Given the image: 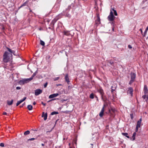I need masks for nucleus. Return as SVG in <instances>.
I'll use <instances>...</instances> for the list:
<instances>
[{"label": "nucleus", "mask_w": 148, "mask_h": 148, "mask_svg": "<svg viewBox=\"0 0 148 148\" xmlns=\"http://www.w3.org/2000/svg\"><path fill=\"white\" fill-rule=\"evenodd\" d=\"M110 10H111L112 12H114V15L116 16L117 15V13L116 11V10H115L114 8H111L110 9Z\"/></svg>", "instance_id": "nucleus-17"}, {"label": "nucleus", "mask_w": 148, "mask_h": 148, "mask_svg": "<svg viewBox=\"0 0 148 148\" xmlns=\"http://www.w3.org/2000/svg\"><path fill=\"white\" fill-rule=\"evenodd\" d=\"M128 48L130 49H132V46H131V45H128Z\"/></svg>", "instance_id": "nucleus-49"}, {"label": "nucleus", "mask_w": 148, "mask_h": 148, "mask_svg": "<svg viewBox=\"0 0 148 148\" xmlns=\"http://www.w3.org/2000/svg\"><path fill=\"white\" fill-rule=\"evenodd\" d=\"M59 95V94L58 93H54L50 95L49 97V99L53 98Z\"/></svg>", "instance_id": "nucleus-9"}, {"label": "nucleus", "mask_w": 148, "mask_h": 148, "mask_svg": "<svg viewBox=\"0 0 148 148\" xmlns=\"http://www.w3.org/2000/svg\"><path fill=\"white\" fill-rule=\"evenodd\" d=\"M58 112L54 111L52 112L51 113V115H53L54 114H58Z\"/></svg>", "instance_id": "nucleus-31"}, {"label": "nucleus", "mask_w": 148, "mask_h": 148, "mask_svg": "<svg viewBox=\"0 0 148 148\" xmlns=\"http://www.w3.org/2000/svg\"><path fill=\"white\" fill-rule=\"evenodd\" d=\"M36 139H37V138H30V139H28V141L33 140H34Z\"/></svg>", "instance_id": "nucleus-35"}, {"label": "nucleus", "mask_w": 148, "mask_h": 148, "mask_svg": "<svg viewBox=\"0 0 148 148\" xmlns=\"http://www.w3.org/2000/svg\"><path fill=\"white\" fill-rule=\"evenodd\" d=\"M65 80L66 82H67L68 84H69L70 81L69 80V78L68 77V74H66L65 76Z\"/></svg>", "instance_id": "nucleus-12"}, {"label": "nucleus", "mask_w": 148, "mask_h": 148, "mask_svg": "<svg viewBox=\"0 0 148 148\" xmlns=\"http://www.w3.org/2000/svg\"><path fill=\"white\" fill-rule=\"evenodd\" d=\"M45 112H42V116H41L42 117H44V115H45Z\"/></svg>", "instance_id": "nucleus-45"}, {"label": "nucleus", "mask_w": 148, "mask_h": 148, "mask_svg": "<svg viewBox=\"0 0 148 148\" xmlns=\"http://www.w3.org/2000/svg\"><path fill=\"white\" fill-rule=\"evenodd\" d=\"M112 29L113 31H114V27L112 28Z\"/></svg>", "instance_id": "nucleus-64"}, {"label": "nucleus", "mask_w": 148, "mask_h": 148, "mask_svg": "<svg viewBox=\"0 0 148 148\" xmlns=\"http://www.w3.org/2000/svg\"><path fill=\"white\" fill-rule=\"evenodd\" d=\"M140 32H141V33L142 34L143 33V31H142V29H140Z\"/></svg>", "instance_id": "nucleus-53"}, {"label": "nucleus", "mask_w": 148, "mask_h": 148, "mask_svg": "<svg viewBox=\"0 0 148 148\" xmlns=\"http://www.w3.org/2000/svg\"><path fill=\"white\" fill-rule=\"evenodd\" d=\"M108 62L109 63L110 65H113L114 64V62L112 60H110Z\"/></svg>", "instance_id": "nucleus-33"}, {"label": "nucleus", "mask_w": 148, "mask_h": 148, "mask_svg": "<svg viewBox=\"0 0 148 148\" xmlns=\"http://www.w3.org/2000/svg\"><path fill=\"white\" fill-rule=\"evenodd\" d=\"M29 9L30 10V12H32V10H31L30 8H29Z\"/></svg>", "instance_id": "nucleus-62"}, {"label": "nucleus", "mask_w": 148, "mask_h": 148, "mask_svg": "<svg viewBox=\"0 0 148 148\" xmlns=\"http://www.w3.org/2000/svg\"><path fill=\"white\" fill-rule=\"evenodd\" d=\"M133 89L132 87H130L128 88V90L127 91V93L131 95L132 96L133 95Z\"/></svg>", "instance_id": "nucleus-8"}, {"label": "nucleus", "mask_w": 148, "mask_h": 148, "mask_svg": "<svg viewBox=\"0 0 148 148\" xmlns=\"http://www.w3.org/2000/svg\"><path fill=\"white\" fill-rule=\"evenodd\" d=\"M21 89V88L20 87L17 86L16 87V89L17 90H20Z\"/></svg>", "instance_id": "nucleus-50"}, {"label": "nucleus", "mask_w": 148, "mask_h": 148, "mask_svg": "<svg viewBox=\"0 0 148 148\" xmlns=\"http://www.w3.org/2000/svg\"><path fill=\"white\" fill-rule=\"evenodd\" d=\"M130 117H131V119H133L134 118L133 114L132 113L130 114Z\"/></svg>", "instance_id": "nucleus-38"}, {"label": "nucleus", "mask_w": 148, "mask_h": 148, "mask_svg": "<svg viewBox=\"0 0 148 148\" xmlns=\"http://www.w3.org/2000/svg\"><path fill=\"white\" fill-rule=\"evenodd\" d=\"M3 115H6L7 114V113L6 112H3Z\"/></svg>", "instance_id": "nucleus-52"}, {"label": "nucleus", "mask_w": 148, "mask_h": 148, "mask_svg": "<svg viewBox=\"0 0 148 148\" xmlns=\"http://www.w3.org/2000/svg\"><path fill=\"white\" fill-rule=\"evenodd\" d=\"M27 3V2H25V3H24L22 5H23V6H25L26 5Z\"/></svg>", "instance_id": "nucleus-44"}, {"label": "nucleus", "mask_w": 148, "mask_h": 148, "mask_svg": "<svg viewBox=\"0 0 148 148\" xmlns=\"http://www.w3.org/2000/svg\"><path fill=\"white\" fill-rule=\"evenodd\" d=\"M13 101V99H12L11 101H8L7 102V104L8 105H9V106L11 105L12 104Z\"/></svg>", "instance_id": "nucleus-23"}, {"label": "nucleus", "mask_w": 148, "mask_h": 148, "mask_svg": "<svg viewBox=\"0 0 148 148\" xmlns=\"http://www.w3.org/2000/svg\"><path fill=\"white\" fill-rule=\"evenodd\" d=\"M30 134V132L29 131V130H27L26 131H25L24 133V135H28L29 134Z\"/></svg>", "instance_id": "nucleus-28"}, {"label": "nucleus", "mask_w": 148, "mask_h": 148, "mask_svg": "<svg viewBox=\"0 0 148 148\" xmlns=\"http://www.w3.org/2000/svg\"><path fill=\"white\" fill-rule=\"evenodd\" d=\"M101 23L100 19L99 16L98 14L97 16V18L95 21V25L97 27Z\"/></svg>", "instance_id": "nucleus-4"}, {"label": "nucleus", "mask_w": 148, "mask_h": 148, "mask_svg": "<svg viewBox=\"0 0 148 148\" xmlns=\"http://www.w3.org/2000/svg\"><path fill=\"white\" fill-rule=\"evenodd\" d=\"M141 121L142 119L141 118L138 121L136 127H140Z\"/></svg>", "instance_id": "nucleus-14"}, {"label": "nucleus", "mask_w": 148, "mask_h": 148, "mask_svg": "<svg viewBox=\"0 0 148 148\" xmlns=\"http://www.w3.org/2000/svg\"><path fill=\"white\" fill-rule=\"evenodd\" d=\"M130 76L131 79L134 81L136 78V74L135 73L131 72L130 73Z\"/></svg>", "instance_id": "nucleus-11"}, {"label": "nucleus", "mask_w": 148, "mask_h": 148, "mask_svg": "<svg viewBox=\"0 0 148 148\" xmlns=\"http://www.w3.org/2000/svg\"><path fill=\"white\" fill-rule=\"evenodd\" d=\"M106 106V105L105 104H104L103 105V106L101 110V112H100L99 114V116L100 117H102L103 116V113L104 111V107Z\"/></svg>", "instance_id": "nucleus-7"}, {"label": "nucleus", "mask_w": 148, "mask_h": 148, "mask_svg": "<svg viewBox=\"0 0 148 148\" xmlns=\"http://www.w3.org/2000/svg\"><path fill=\"white\" fill-rule=\"evenodd\" d=\"M27 108L29 110H31L32 109V106L31 105H28L27 106Z\"/></svg>", "instance_id": "nucleus-22"}, {"label": "nucleus", "mask_w": 148, "mask_h": 148, "mask_svg": "<svg viewBox=\"0 0 148 148\" xmlns=\"http://www.w3.org/2000/svg\"><path fill=\"white\" fill-rule=\"evenodd\" d=\"M41 145L42 146H44V144H43V143H42V144H41Z\"/></svg>", "instance_id": "nucleus-61"}, {"label": "nucleus", "mask_w": 148, "mask_h": 148, "mask_svg": "<svg viewBox=\"0 0 148 148\" xmlns=\"http://www.w3.org/2000/svg\"><path fill=\"white\" fill-rule=\"evenodd\" d=\"M9 55V53L6 51L4 53L3 60L4 63H6L10 61V58L8 56Z\"/></svg>", "instance_id": "nucleus-1"}, {"label": "nucleus", "mask_w": 148, "mask_h": 148, "mask_svg": "<svg viewBox=\"0 0 148 148\" xmlns=\"http://www.w3.org/2000/svg\"><path fill=\"white\" fill-rule=\"evenodd\" d=\"M40 44L41 45L43 46H44L45 45V42L41 40L40 41Z\"/></svg>", "instance_id": "nucleus-29"}, {"label": "nucleus", "mask_w": 148, "mask_h": 148, "mask_svg": "<svg viewBox=\"0 0 148 148\" xmlns=\"http://www.w3.org/2000/svg\"><path fill=\"white\" fill-rule=\"evenodd\" d=\"M23 6V5H21L20 7H19L18 8V9H19L20 8H22Z\"/></svg>", "instance_id": "nucleus-56"}, {"label": "nucleus", "mask_w": 148, "mask_h": 148, "mask_svg": "<svg viewBox=\"0 0 148 148\" xmlns=\"http://www.w3.org/2000/svg\"><path fill=\"white\" fill-rule=\"evenodd\" d=\"M31 79L27 78V79H23L22 80H20L18 82V84L20 85H23L25 84H26L29 82L30 81H31L30 79Z\"/></svg>", "instance_id": "nucleus-3"}, {"label": "nucleus", "mask_w": 148, "mask_h": 148, "mask_svg": "<svg viewBox=\"0 0 148 148\" xmlns=\"http://www.w3.org/2000/svg\"><path fill=\"white\" fill-rule=\"evenodd\" d=\"M25 102H24V103L23 104L21 105L20 106V108H21V107H23V106H24V105H25Z\"/></svg>", "instance_id": "nucleus-47"}, {"label": "nucleus", "mask_w": 148, "mask_h": 148, "mask_svg": "<svg viewBox=\"0 0 148 148\" xmlns=\"http://www.w3.org/2000/svg\"><path fill=\"white\" fill-rule=\"evenodd\" d=\"M53 128H52V129L50 131H47V132H46V134H47V135H48V132H51L52 131V130H53Z\"/></svg>", "instance_id": "nucleus-46"}, {"label": "nucleus", "mask_w": 148, "mask_h": 148, "mask_svg": "<svg viewBox=\"0 0 148 148\" xmlns=\"http://www.w3.org/2000/svg\"><path fill=\"white\" fill-rule=\"evenodd\" d=\"M136 132H134L132 135V140H135V136L136 135Z\"/></svg>", "instance_id": "nucleus-24"}, {"label": "nucleus", "mask_w": 148, "mask_h": 148, "mask_svg": "<svg viewBox=\"0 0 148 148\" xmlns=\"http://www.w3.org/2000/svg\"><path fill=\"white\" fill-rule=\"evenodd\" d=\"M98 91L101 95V99H102L103 100H104L103 97L104 92H103V90L102 88H100L98 90Z\"/></svg>", "instance_id": "nucleus-5"}, {"label": "nucleus", "mask_w": 148, "mask_h": 148, "mask_svg": "<svg viewBox=\"0 0 148 148\" xmlns=\"http://www.w3.org/2000/svg\"><path fill=\"white\" fill-rule=\"evenodd\" d=\"M143 91L145 94H147L148 93V90L147 88V85H145L144 86Z\"/></svg>", "instance_id": "nucleus-13"}, {"label": "nucleus", "mask_w": 148, "mask_h": 148, "mask_svg": "<svg viewBox=\"0 0 148 148\" xmlns=\"http://www.w3.org/2000/svg\"><path fill=\"white\" fill-rule=\"evenodd\" d=\"M59 19V18L58 17H56L55 18L51 21V22L52 23H55Z\"/></svg>", "instance_id": "nucleus-19"}, {"label": "nucleus", "mask_w": 148, "mask_h": 148, "mask_svg": "<svg viewBox=\"0 0 148 148\" xmlns=\"http://www.w3.org/2000/svg\"><path fill=\"white\" fill-rule=\"evenodd\" d=\"M59 77H58L54 78L53 79V80L54 81H56L58 80L59 79Z\"/></svg>", "instance_id": "nucleus-36"}, {"label": "nucleus", "mask_w": 148, "mask_h": 148, "mask_svg": "<svg viewBox=\"0 0 148 148\" xmlns=\"http://www.w3.org/2000/svg\"><path fill=\"white\" fill-rule=\"evenodd\" d=\"M90 145H91L92 146H93V144H90Z\"/></svg>", "instance_id": "nucleus-63"}, {"label": "nucleus", "mask_w": 148, "mask_h": 148, "mask_svg": "<svg viewBox=\"0 0 148 148\" xmlns=\"http://www.w3.org/2000/svg\"><path fill=\"white\" fill-rule=\"evenodd\" d=\"M59 19V18L58 17H56L55 18L51 21V22L52 23H55Z\"/></svg>", "instance_id": "nucleus-20"}, {"label": "nucleus", "mask_w": 148, "mask_h": 148, "mask_svg": "<svg viewBox=\"0 0 148 148\" xmlns=\"http://www.w3.org/2000/svg\"><path fill=\"white\" fill-rule=\"evenodd\" d=\"M111 110L112 111V112H114V111H115V110L114 109L112 108L111 109Z\"/></svg>", "instance_id": "nucleus-58"}, {"label": "nucleus", "mask_w": 148, "mask_h": 148, "mask_svg": "<svg viewBox=\"0 0 148 148\" xmlns=\"http://www.w3.org/2000/svg\"><path fill=\"white\" fill-rule=\"evenodd\" d=\"M68 12H65V11H63L62 13V14L65 16V17H68L69 18H70L71 17V15L69 14L68 13Z\"/></svg>", "instance_id": "nucleus-10"}, {"label": "nucleus", "mask_w": 148, "mask_h": 148, "mask_svg": "<svg viewBox=\"0 0 148 148\" xmlns=\"http://www.w3.org/2000/svg\"><path fill=\"white\" fill-rule=\"evenodd\" d=\"M36 104V102L35 101H34L33 103V104L35 105Z\"/></svg>", "instance_id": "nucleus-54"}, {"label": "nucleus", "mask_w": 148, "mask_h": 148, "mask_svg": "<svg viewBox=\"0 0 148 148\" xmlns=\"http://www.w3.org/2000/svg\"><path fill=\"white\" fill-rule=\"evenodd\" d=\"M47 82H46V83L44 85V87L45 88H46V87L47 86Z\"/></svg>", "instance_id": "nucleus-43"}, {"label": "nucleus", "mask_w": 148, "mask_h": 148, "mask_svg": "<svg viewBox=\"0 0 148 148\" xmlns=\"http://www.w3.org/2000/svg\"><path fill=\"white\" fill-rule=\"evenodd\" d=\"M59 99V98H54V99H53L49 101H47V102H50V101H54V100H58Z\"/></svg>", "instance_id": "nucleus-32"}, {"label": "nucleus", "mask_w": 148, "mask_h": 148, "mask_svg": "<svg viewBox=\"0 0 148 148\" xmlns=\"http://www.w3.org/2000/svg\"><path fill=\"white\" fill-rule=\"evenodd\" d=\"M122 135L125 136L126 137H127V138H130L129 136H128V134L127 133H122Z\"/></svg>", "instance_id": "nucleus-21"}, {"label": "nucleus", "mask_w": 148, "mask_h": 148, "mask_svg": "<svg viewBox=\"0 0 148 148\" xmlns=\"http://www.w3.org/2000/svg\"><path fill=\"white\" fill-rule=\"evenodd\" d=\"M139 127H136V130H135V132H137L138 131V128Z\"/></svg>", "instance_id": "nucleus-41"}, {"label": "nucleus", "mask_w": 148, "mask_h": 148, "mask_svg": "<svg viewBox=\"0 0 148 148\" xmlns=\"http://www.w3.org/2000/svg\"><path fill=\"white\" fill-rule=\"evenodd\" d=\"M55 23H52L51 22V27H52L53 28V29L54 28V25Z\"/></svg>", "instance_id": "nucleus-40"}, {"label": "nucleus", "mask_w": 148, "mask_h": 148, "mask_svg": "<svg viewBox=\"0 0 148 148\" xmlns=\"http://www.w3.org/2000/svg\"><path fill=\"white\" fill-rule=\"evenodd\" d=\"M15 51H13V52L12 53L14 55H15Z\"/></svg>", "instance_id": "nucleus-60"}, {"label": "nucleus", "mask_w": 148, "mask_h": 148, "mask_svg": "<svg viewBox=\"0 0 148 148\" xmlns=\"http://www.w3.org/2000/svg\"><path fill=\"white\" fill-rule=\"evenodd\" d=\"M41 104L43 105L44 106H45L46 105V103H44L43 102H41Z\"/></svg>", "instance_id": "nucleus-48"}, {"label": "nucleus", "mask_w": 148, "mask_h": 148, "mask_svg": "<svg viewBox=\"0 0 148 148\" xmlns=\"http://www.w3.org/2000/svg\"><path fill=\"white\" fill-rule=\"evenodd\" d=\"M38 73V70H37L35 72H34L33 75L30 78V79H31V80H32L33 77L36 75V74Z\"/></svg>", "instance_id": "nucleus-16"}, {"label": "nucleus", "mask_w": 148, "mask_h": 148, "mask_svg": "<svg viewBox=\"0 0 148 148\" xmlns=\"http://www.w3.org/2000/svg\"><path fill=\"white\" fill-rule=\"evenodd\" d=\"M0 146L1 147H4V143H1L0 144Z\"/></svg>", "instance_id": "nucleus-39"}, {"label": "nucleus", "mask_w": 148, "mask_h": 148, "mask_svg": "<svg viewBox=\"0 0 148 148\" xmlns=\"http://www.w3.org/2000/svg\"><path fill=\"white\" fill-rule=\"evenodd\" d=\"M64 35H67V32H64Z\"/></svg>", "instance_id": "nucleus-59"}, {"label": "nucleus", "mask_w": 148, "mask_h": 148, "mask_svg": "<svg viewBox=\"0 0 148 148\" xmlns=\"http://www.w3.org/2000/svg\"><path fill=\"white\" fill-rule=\"evenodd\" d=\"M47 140H46L44 142V144H46L47 143Z\"/></svg>", "instance_id": "nucleus-57"}, {"label": "nucleus", "mask_w": 148, "mask_h": 148, "mask_svg": "<svg viewBox=\"0 0 148 148\" xmlns=\"http://www.w3.org/2000/svg\"><path fill=\"white\" fill-rule=\"evenodd\" d=\"M42 92V90L40 89H37L35 90V95L37 96L40 94Z\"/></svg>", "instance_id": "nucleus-6"}, {"label": "nucleus", "mask_w": 148, "mask_h": 148, "mask_svg": "<svg viewBox=\"0 0 148 148\" xmlns=\"http://www.w3.org/2000/svg\"><path fill=\"white\" fill-rule=\"evenodd\" d=\"M111 88H112L111 92H113V91H114V89H112V86Z\"/></svg>", "instance_id": "nucleus-51"}, {"label": "nucleus", "mask_w": 148, "mask_h": 148, "mask_svg": "<svg viewBox=\"0 0 148 148\" xmlns=\"http://www.w3.org/2000/svg\"><path fill=\"white\" fill-rule=\"evenodd\" d=\"M148 30V26H147V27H146L145 30V31L144 32V35H143V36L144 37V36H145L146 35V34H147V31Z\"/></svg>", "instance_id": "nucleus-26"}, {"label": "nucleus", "mask_w": 148, "mask_h": 148, "mask_svg": "<svg viewBox=\"0 0 148 148\" xmlns=\"http://www.w3.org/2000/svg\"><path fill=\"white\" fill-rule=\"evenodd\" d=\"M90 97L92 99L94 98V94L93 93L90 94Z\"/></svg>", "instance_id": "nucleus-34"}, {"label": "nucleus", "mask_w": 148, "mask_h": 148, "mask_svg": "<svg viewBox=\"0 0 148 148\" xmlns=\"http://www.w3.org/2000/svg\"><path fill=\"white\" fill-rule=\"evenodd\" d=\"M115 18V17L113 14V12L111 10H110V12L109 15L108 17V21H112V24H114V20Z\"/></svg>", "instance_id": "nucleus-2"}, {"label": "nucleus", "mask_w": 148, "mask_h": 148, "mask_svg": "<svg viewBox=\"0 0 148 148\" xmlns=\"http://www.w3.org/2000/svg\"><path fill=\"white\" fill-rule=\"evenodd\" d=\"M71 6L70 5L68 6L67 8H66L64 11H65V12H68L70 10L71 8Z\"/></svg>", "instance_id": "nucleus-18"}, {"label": "nucleus", "mask_w": 148, "mask_h": 148, "mask_svg": "<svg viewBox=\"0 0 148 148\" xmlns=\"http://www.w3.org/2000/svg\"><path fill=\"white\" fill-rule=\"evenodd\" d=\"M22 102H23L22 100H21L18 101L17 102V103H16V106H18Z\"/></svg>", "instance_id": "nucleus-27"}, {"label": "nucleus", "mask_w": 148, "mask_h": 148, "mask_svg": "<svg viewBox=\"0 0 148 148\" xmlns=\"http://www.w3.org/2000/svg\"><path fill=\"white\" fill-rule=\"evenodd\" d=\"M134 81L133 80L131 79L130 80V82H129V84H130V85L131 84H132V83H133V82H134Z\"/></svg>", "instance_id": "nucleus-37"}, {"label": "nucleus", "mask_w": 148, "mask_h": 148, "mask_svg": "<svg viewBox=\"0 0 148 148\" xmlns=\"http://www.w3.org/2000/svg\"><path fill=\"white\" fill-rule=\"evenodd\" d=\"M44 120H46L47 119V112H46L45 115H44Z\"/></svg>", "instance_id": "nucleus-30"}, {"label": "nucleus", "mask_w": 148, "mask_h": 148, "mask_svg": "<svg viewBox=\"0 0 148 148\" xmlns=\"http://www.w3.org/2000/svg\"><path fill=\"white\" fill-rule=\"evenodd\" d=\"M7 49H8V51L10 52V53H11L9 54V55H11V56H12V53L13 52V51L11 49H10L9 48L7 47H6Z\"/></svg>", "instance_id": "nucleus-25"}, {"label": "nucleus", "mask_w": 148, "mask_h": 148, "mask_svg": "<svg viewBox=\"0 0 148 148\" xmlns=\"http://www.w3.org/2000/svg\"><path fill=\"white\" fill-rule=\"evenodd\" d=\"M147 94H145L142 96V98L145 100V101H147L148 99V95H147Z\"/></svg>", "instance_id": "nucleus-15"}, {"label": "nucleus", "mask_w": 148, "mask_h": 148, "mask_svg": "<svg viewBox=\"0 0 148 148\" xmlns=\"http://www.w3.org/2000/svg\"><path fill=\"white\" fill-rule=\"evenodd\" d=\"M1 29L2 30H4V27L3 26H2Z\"/></svg>", "instance_id": "nucleus-55"}, {"label": "nucleus", "mask_w": 148, "mask_h": 148, "mask_svg": "<svg viewBox=\"0 0 148 148\" xmlns=\"http://www.w3.org/2000/svg\"><path fill=\"white\" fill-rule=\"evenodd\" d=\"M26 97H24L23 99H21L22 101H24L26 99Z\"/></svg>", "instance_id": "nucleus-42"}]
</instances>
